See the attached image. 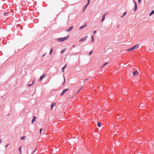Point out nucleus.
<instances>
[{
    "mask_svg": "<svg viewBox=\"0 0 154 154\" xmlns=\"http://www.w3.org/2000/svg\"><path fill=\"white\" fill-rule=\"evenodd\" d=\"M139 45L138 44H137L135 45V46L132 47L130 48H129L128 49L126 50V51H133L138 48L139 47Z\"/></svg>",
    "mask_w": 154,
    "mask_h": 154,
    "instance_id": "1",
    "label": "nucleus"
},
{
    "mask_svg": "<svg viewBox=\"0 0 154 154\" xmlns=\"http://www.w3.org/2000/svg\"><path fill=\"white\" fill-rule=\"evenodd\" d=\"M69 37V35H68L67 37L58 38L57 39V40L59 42H62L67 40Z\"/></svg>",
    "mask_w": 154,
    "mask_h": 154,
    "instance_id": "2",
    "label": "nucleus"
},
{
    "mask_svg": "<svg viewBox=\"0 0 154 154\" xmlns=\"http://www.w3.org/2000/svg\"><path fill=\"white\" fill-rule=\"evenodd\" d=\"M69 89L68 88L64 89L62 91L60 94V95L61 96H63L66 91H69Z\"/></svg>",
    "mask_w": 154,
    "mask_h": 154,
    "instance_id": "3",
    "label": "nucleus"
},
{
    "mask_svg": "<svg viewBox=\"0 0 154 154\" xmlns=\"http://www.w3.org/2000/svg\"><path fill=\"white\" fill-rule=\"evenodd\" d=\"M108 14V13L107 12H106V13H105L103 15V17H102V19L101 20V21H103V20H104L105 19V16L107 15V14Z\"/></svg>",
    "mask_w": 154,
    "mask_h": 154,
    "instance_id": "4",
    "label": "nucleus"
},
{
    "mask_svg": "<svg viewBox=\"0 0 154 154\" xmlns=\"http://www.w3.org/2000/svg\"><path fill=\"white\" fill-rule=\"evenodd\" d=\"M56 105V104L55 103H53L51 104V110H53V107L54 106H55Z\"/></svg>",
    "mask_w": 154,
    "mask_h": 154,
    "instance_id": "5",
    "label": "nucleus"
},
{
    "mask_svg": "<svg viewBox=\"0 0 154 154\" xmlns=\"http://www.w3.org/2000/svg\"><path fill=\"white\" fill-rule=\"evenodd\" d=\"M134 11H135L137 9V4L136 3V2L135 1L134 2Z\"/></svg>",
    "mask_w": 154,
    "mask_h": 154,
    "instance_id": "6",
    "label": "nucleus"
},
{
    "mask_svg": "<svg viewBox=\"0 0 154 154\" xmlns=\"http://www.w3.org/2000/svg\"><path fill=\"white\" fill-rule=\"evenodd\" d=\"M45 76L46 75L45 74H43L40 77V78L39 79V81H41L42 79L44 78Z\"/></svg>",
    "mask_w": 154,
    "mask_h": 154,
    "instance_id": "7",
    "label": "nucleus"
},
{
    "mask_svg": "<svg viewBox=\"0 0 154 154\" xmlns=\"http://www.w3.org/2000/svg\"><path fill=\"white\" fill-rule=\"evenodd\" d=\"M73 28V26H70L68 29H67L66 30V31L67 32H70Z\"/></svg>",
    "mask_w": 154,
    "mask_h": 154,
    "instance_id": "8",
    "label": "nucleus"
},
{
    "mask_svg": "<svg viewBox=\"0 0 154 154\" xmlns=\"http://www.w3.org/2000/svg\"><path fill=\"white\" fill-rule=\"evenodd\" d=\"M88 2H87V5H86L84 8V9H83V11L84 12V11L86 9L87 7V6L90 3V1H88Z\"/></svg>",
    "mask_w": 154,
    "mask_h": 154,
    "instance_id": "9",
    "label": "nucleus"
},
{
    "mask_svg": "<svg viewBox=\"0 0 154 154\" xmlns=\"http://www.w3.org/2000/svg\"><path fill=\"white\" fill-rule=\"evenodd\" d=\"M87 37H88V36H85L84 38H82V39H80V41H79V42H82V41H84L87 38Z\"/></svg>",
    "mask_w": 154,
    "mask_h": 154,
    "instance_id": "10",
    "label": "nucleus"
},
{
    "mask_svg": "<svg viewBox=\"0 0 154 154\" xmlns=\"http://www.w3.org/2000/svg\"><path fill=\"white\" fill-rule=\"evenodd\" d=\"M36 118H37L35 116H34L33 117V119L32 121V124H33L34 122L35 121Z\"/></svg>",
    "mask_w": 154,
    "mask_h": 154,
    "instance_id": "11",
    "label": "nucleus"
},
{
    "mask_svg": "<svg viewBox=\"0 0 154 154\" xmlns=\"http://www.w3.org/2000/svg\"><path fill=\"white\" fill-rule=\"evenodd\" d=\"M133 75L135 76V75H138V72L137 71H135L133 73Z\"/></svg>",
    "mask_w": 154,
    "mask_h": 154,
    "instance_id": "12",
    "label": "nucleus"
},
{
    "mask_svg": "<svg viewBox=\"0 0 154 154\" xmlns=\"http://www.w3.org/2000/svg\"><path fill=\"white\" fill-rule=\"evenodd\" d=\"M87 26V24L86 23H85V25L84 26H81L80 28H79V30H81V29H83V28H84L85 27V26Z\"/></svg>",
    "mask_w": 154,
    "mask_h": 154,
    "instance_id": "13",
    "label": "nucleus"
},
{
    "mask_svg": "<svg viewBox=\"0 0 154 154\" xmlns=\"http://www.w3.org/2000/svg\"><path fill=\"white\" fill-rule=\"evenodd\" d=\"M66 64H65V66L62 68V72H64V69L66 68Z\"/></svg>",
    "mask_w": 154,
    "mask_h": 154,
    "instance_id": "14",
    "label": "nucleus"
},
{
    "mask_svg": "<svg viewBox=\"0 0 154 154\" xmlns=\"http://www.w3.org/2000/svg\"><path fill=\"white\" fill-rule=\"evenodd\" d=\"M126 14H127V12H125L123 14V15L121 16V17L123 18L124 16H125L126 15Z\"/></svg>",
    "mask_w": 154,
    "mask_h": 154,
    "instance_id": "15",
    "label": "nucleus"
},
{
    "mask_svg": "<svg viewBox=\"0 0 154 154\" xmlns=\"http://www.w3.org/2000/svg\"><path fill=\"white\" fill-rule=\"evenodd\" d=\"M21 146H20L19 149V151L20 152V154H22V150H21Z\"/></svg>",
    "mask_w": 154,
    "mask_h": 154,
    "instance_id": "16",
    "label": "nucleus"
},
{
    "mask_svg": "<svg viewBox=\"0 0 154 154\" xmlns=\"http://www.w3.org/2000/svg\"><path fill=\"white\" fill-rule=\"evenodd\" d=\"M153 14H154V10H153L150 13L149 15L150 16H151Z\"/></svg>",
    "mask_w": 154,
    "mask_h": 154,
    "instance_id": "17",
    "label": "nucleus"
},
{
    "mask_svg": "<svg viewBox=\"0 0 154 154\" xmlns=\"http://www.w3.org/2000/svg\"><path fill=\"white\" fill-rule=\"evenodd\" d=\"M66 50V49L64 48L60 52L61 53H64Z\"/></svg>",
    "mask_w": 154,
    "mask_h": 154,
    "instance_id": "18",
    "label": "nucleus"
},
{
    "mask_svg": "<svg viewBox=\"0 0 154 154\" xmlns=\"http://www.w3.org/2000/svg\"><path fill=\"white\" fill-rule=\"evenodd\" d=\"M143 104H141L140 105H139V107L140 108V109H142L143 108Z\"/></svg>",
    "mask_w": 154,
    "mask_h": 154,
    "instance_id": "19",
    "label": "nucleus"
},
{
    "mask_svg": "<svg viewBox=\"0 0 154 154\" xmlns=\"http://www.w3.org/2000/svg\"><path fill=\"white\" fill-rule=\"evenodd\" d=\"M53 49L51 48V50H50V53H49V54L50 55H51L52 52H53Z\"/></svg>",
    "mask_w": 154,
    "mask_h": 154,
    "instance_id": "20",
    "label": "nucleus"
},
{
    "mask_svg": "<svg viewBox=\"0 0 154 154\" xmlns=\"http://www.w3.org/2000/svg\"><path fill=\"white\" fill-rule=\"evenodd\" d=\"M97 126L98 127H100L101 126V123L100 122L97 123Z\"/></svg>",
    "mask_w": 154,
    "mask_h": 154,
    "instance_id": "21",
    "label": "nucleus"
},
{
    "mask_svg": "<svg viewBox=\"0 0 154 154\" xmlns=\"http://www.w3.org/2000/svg\"><path fill=\"white\" fill-rule=\"evenodd\" d=\"M9 13V12H5V13H4V15L5 16H7V15H8V14Z\"/></svg>",
    "mask_w": 154,
    "mask_h": 154,
    "instance_id": "22",
    "label": "nucleus"
},
{
    "mask_svg": "<svg viewBox=\"0 0 154 154\" xmlns=\"http://www.w3.org/2000/svg\"><path fill=\"white\" fill-rule=\"evenodd\" d=\"M94 36H92L91 37V39H92V42H94Z\"/></svg>",
    "mask_w": 154,
    "mask_h": 154,
    "instance_id": "23",
    "label": "nucleus"
},
{
    "mask_svg": "<svg viewBox=\"0 0 154 154\" xmlns=\"http://www.w3.org/2000/svg\"><path fill=\"white\" fill-rule=\"evenodd\" d=\"M108 63L107 62L106 63H105L101 67V68H102L106 64H107Z\"/></svg>",
    "mask_w": 154,
    "mask_h": 154,
    "instance_id": "24",
    "label": "nucleus"
},
{
    "mask_svg": "<svg viewBox=\"0 0 154 154\" xmlns=\"http://www.w3.org/2000/svg\"><path fill=\"white\" fill-rule=\"evenodd\" d=\"M35 79H34L33 80V81H32V84L33 85L34 83H35Z\"/></svg>",
    "mask_w": 154,
    "mask_h": 154,
    "instance_id": "25",
    "label": "nucleus"
},
{
    "mask_svg": "<svg viewBox=\"0 0 154 154\" xmlns=\"http://www.w3.org/2000/svg\"><path fill=\"white\" fill-rule=\"evenodd\" d=\"M93 51H91L89 54V55H90L91 54L93 53Z\"/></svg>",
    "mask_w": 154,
    "mask_h": 154,
    "instance_id": "26",
    "label": "nucleus"
},
{
    "mask_svg": "<svg viewBox=\"0 0 154 154\" xmlns=\"http://www.w3.org/2000/svg\"><path fill=\"white\" fill-rule=\"evenodd\" d=\"M25 139V137H21V139L22 140H24Z\"/></svg>",
    "mask_w": 154,
    "mask_h": 154,
    "instance_id": "27",
    "label": "nucleus"
},
{
    "mask_svg": "<svg viewBox=\"0 0 154 154\" xmlns=\"http://www.w3.org/2000/svg\"><path fill=\"white\" fill-rule=\"evenodd\" d=\"M42 131V129L40 128V132H39V133H40V134H41Z\"/></svg>",
    "mask_w": 154,
    "mask_h": 154,
    "instance_id": "28",
    "label": "nucleus"
},
{
    "mask_svg": "<svg viewBox=\"0 0 154 154\" xmlns=\"http://www.w3.org/2000/svg\"><path fill=\"white\" fill-rule=\"evenodd\" d=\"M82 87L81 88H80L79 89V91H78V92L76 93H78L79 91H81L82 90Z\"/></svg>",
    "mask_w": 154,
    "mask_h": 154,
    "instance_id": "29",
    "label": "nucleus"
},
{
    "mask_svg": "<svg viewBox=\"0 0 154 154\" xmlns=\"http://www.w3.org/2000/svg\"><path fill=\"white\" fill-rule=\"evenodd\" d=\"M64 82H63V85L65 83V81H65V79L64 77Z\"/></svg>",
    "mask_w": 154,
    "mask_h": 154,
    "instance_id": "30",
    "label": "nucleus"
},
{
    "mask_svg": "<svg viewBox=\"0 0 154 154\" xmlns=\"http://www.w3.org/2000/svg\"><path fill=\"white\" fill-rule=\"evenodd\" d=\"M32 85H32V84H29V85H28V87H30V86H31Z\"/></svg>",
    "mask_w": 154,
    "mask_h": 154,
    "instance_id": "31",
    "label": "nucleus"
},
{
    "mask_svg": "<svg viewBox=\"0 0 154 154\" xmlns=\"http://www.w3.org/2000/svg\"><path fill=\"white\" fill-rule=\"evenodd\" d=\"M9 145V143H8L7 144H6L5 146V147L6 148H7L8 147V146Z\"/></svg>",
    "mask_w": 154,
    "mask_h": 154,
    "instance_id": "32",
    "label": "nucleus"
},
{
    "mask_svg": "<svg viewBox=\"0 0 154 154\" xmlns=\"http://www.w3.org/2000/svg\"><path fill=\"white\" fill-rule=\"evenodd\" d=\"M96 30H94V31H93V34H95L96 33Z\"/></svg>",
    "mask_w": 154,
    "mask_h": 154,
    "instance_id": "33",
    "label": "nucleus"
},
{
    "mask_svg": "<svg viewBox=\"0 0 154 154\" xmlns=\"http://www.w3.org/2000/svg\"><path fill=\"white\" fill-rule=\"evenodd\" d=\"M45 55H46L45 54H43L42 56L43 57H44L45 56Z\"/></svg>",
    "mask_w": 154,
    "mask_h": 154,
    "instance_id": "34",
    "label": "nucleus"
},
{
    "mask_svg": "<svg viewBox=\"0 0 154 154\" xmlns=\"http://www.w3.org/2000/svg\"><path fill=\"white\" fill-rule=\"evenodd\" d=\"M2 140L1 139H0V143L2 142Z\"/></svg>",
    "mask_w": 154,
    "mask_h": 154,
    "instance_id": "35",
    "label": "nucleus"
},
{
    "mask_svg": "<svg viewBox=\"0 0 154 154\" xmlns=\"http://www.w3.org/2000/svg\"><path fill=\"white\" fill-rule=\"evenodd\" d=\"M138 1V3L139 4H140L141 1Z\"/></svg>",
    "mask_w": 154,
    "mask_h": 154,
    "instance_id": "36",
    "label": "nucleus"
},
{
    "mask_svg": "<svg viewBox=\"0 0 154 154\" xmlns=\"http://www.w3.org/2000/svg\"><path fill=\"white\" fill-rule=\"evenodd\" d=\"M36 150V149H35V151H34V152H33V153L35 152Z\"/></svg>",
    "mask_w": 154,
    "mask_h": 154,
    "instance_id": "37",
    "label": "nucleus"
},
{
    "mask_svg": "<svg viewBox=\"0 0 154 154\" xmlns=\"http://www.w3.org/2000/svg\"><path fill=\"white\" fill-rule=\"evenodd\" d=\"M73 47H75V45H73Z\"/></svg>",
    "mask_w": 154,
    "mask_h": 154,
    "instance_id": "38",
    "label": "nucleus"
}]
</instances>
